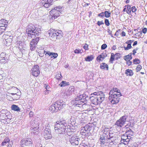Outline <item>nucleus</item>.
<instances>
[{"label": "nucleus", "instance_id": "f257e3e1", "mask_svg": "<svg viewBox=\"0 0 147 147\" xmlns=\"http://www.w3.org/2000/svg\"><path fill=\"white\" fill-rule=\"evenodd\" d=\"M91 95L92 96L89 97V99L91 102L95 105L101 103L104 100L105 94L101 92H94Z\"/></svg>", "mask_w": 147, "mask_h": 147}, {"label": "nucleus", "instance_id": "f03ea898", "mask_svg": "<svg viewBox=\"0 0 147 147\" xmlns=\"http://www.w3.org/2000/svg\"><path fill=\"white\" fill-rule=\"evenodd\" d=\"M26 33L28 37L34 38L38 36L41 33V30L39 28L36 27L34 25H28L26 30Z\"/></svg>", "mask_w": 147, "mask_h": 147}, {"label": "nucleus", "instance_id": "7ed1b4c3", "mask_svg": "<svg viewBox=\"0 0 147 147\" xmlns=\"http://www.w3.org/2000/svg\"><path fill=\"white\" fill-rule=\"evenodd\" d=\"M58 122L56 123L55 125V132L58 134L59 136H64L66 127H67V124L65 121H58Z\"/></svg>", "mask_w": 147, "mask_h": 147}, {"label": "nucleus", "instance_id": "20e7f679", "mask_svg": "<svg viewBox=\"0 0 147 147\" xmlns=\"http://www.w3.org/2000/svg\"><path fill=\"white\" fill-rule=\"evenodd\" d=\"M66 105L62 100L56 101L49 108V110L53 112H57L59 110L63 109L65 107Z\"/></svg>", "mask_w": 147, "mask_h": 147}, {"label": "nucleus", "instance_id": "39448f33", "mask_svg": "<svg viewBox=\"0 0 147 147\" xmlns=\"http://www.w3.org/2000/svg\"><path fill=\"white\" fill-rule=\"evenodd\" d=\"M88 99L89 97L85 94L80 95L75 99V101H74V104L76 106L79 107V105L86 102Z\"/></svg>", "mask_w": 147, "mask_h": 147}, {"label": "nucleus", "instance_id": "423d86ee", "mask_svg": "<svg viewBox=\"0 0 147 147\" xmlns=\"http://www.w3.org/2000/svg\"><path fill=\"white\" fill-rule=\"evenodd\" d=\"M65 135L66 140L68 138L69 139L68 144L70 143L72 145L74 146H78L80 143L81 141L80 139L76 136H72L71 138V136L69 135L65 134Z\"/></svg>", "mask_w": 147, "mask_h": 147}, {"label": "nucleus", "instance_id": "0eeeda50", "mask_svg": "<svg viewBox=\"0 0 147 147\" xmlns=\"http://www.w3.org/2000/svg\"><path fill=\"white\" fill-rule=\"evenodd\" d=\"M62 11V8L60 6L56 7L50 11V14L52 17V19L54 20L58 17Z\"/></svg>", "mask_w": 147, "mask_h": 147}, {"label": "nucleus", "instance_id": "6e6552de", "mask_svg": "<svg viewBox=\"0 0 147 147\" xmlns=\"http://www.w3.org/2000/svg\"><path fill=\"white\" fill-rule=\"evenodd\" d=\"M128 120V116L126 115H124L116 122L115 125L116 128H120L122 127L125 123L126 121Z\"/></svg>", "mask_w": 147, "mask_h": 147}, {"label": "nucleus", "instance_id": "1a4fd4ad", "mask_svg": "<svg viewBox=\"0 0 147 147\" xmlns=\"http://www.w3.org/2000/svg\"><path fill=\"white\" fill-rule=\"evenodd\" d=\"M51 130L50 126L46 127L44 131V137L46 140L51 138L52 136L51 135Z\"/></svg>", "mask_w": 147, "mask_h": 147}, {"label": "nucleus", "instance_id": "9d476101", "mask_svg": "<svg viewBox=\"0 0 147 147\" xmlns=\"http://www.w3.org/2000/svg\"><path fill=\"white\" fill-rule=\"evenodd\" d=\"M32 140L30 138L24 139L21 141L22 147H30L32 145Z\"/></svg>", "mask_w": 147, "mask_h": 147}, {"label": "nucleus", "instance_id": "9b49d317", "mask_svg": "<svg viewBox=\"0 0 147 147\" xmlns=\"http://www.w3.org/2000/svg\"><path fill=\"white\" fill-rule=\"evenodd\" d=\"M39 39V38L37 37L32 40L30 43V49L31 50L34 51L35 49Z\"/></svg>", "mask_w": 147, "mask_h": 147}, {"label": "nucleus", "instance_id": "f8f14e48", "mask_svg": "<svg viewBox=\"0 0 147 147\" xmlns=\"http://www.w3.org/2000/svg\"><path fill=\"white\" fill-rule=\"evenodd\" d=\"M109 100L113 104H115L118 103L119 100L120 98L117 96V95H115L114 94V95L110 96H109Z\"/></svg>", "mask_w": 147, "mask_h": 147}, {"label": "nucleus", "instance_id": "ddd939ff", "mask_svg": "<svg viewBox=\"0 0 147 147\" xmlns=\"http://www.w3.org/2000/svg\"><path fill=\"white\" fill-rule=\"evenodd\" d=\"M31 71L32 75L34 76H38L40 73L39 67L37 65H35L32 69Z\"/></svg>", "mask_w": 147, "mask_h": 147}, {"label": "nucleus", "instance_id": "4468645a", "mask_svg": "<svg viewBox=\"0 0 147 147\" xmlns=\"http://www.w3.org/2000/svg\"><path fill=\"white\" fill-rule=\"evenodd\" d=\"M62 31L61 30H58L56 31H53V32H49V35L52 37H56L57 38H59L62 37Z\"/></svg>", "mask_w": 147, "mask_h": 147}, {"label": "nucleus", "instance_id": "2eb2a0df", "mask_svg": "<svg viewBox=\"0 0 147 147\" xmlns=\"http://www.w3.org/2000/svg\"><path fill=\"white\" fill-rule=\"evenodd\" d=\"M44 53L45 55L48 56V57H47V59L49 60L51 58H55L58 56L57 53H51L49 51H44Z\"/></svg>", "mask_w": 147, "mask_h": 147}, {"label": "nucleus", "instance_id": "dca6fc26", "mask_svg": "<svg viewBox=\"0 0 147 147\" xmlns=\"http://www.w3.org/2000/svg\"><path fill=\"white\" fill-rule=\"evenodd\" d=\"M9 113V112H8L7 110H2L0 112V119H5Z\"/></svg>", "mask_w": 147, "mask_h": 147}, {"label": "nucleus", "instance_id": "f3484780", "mask_svg": "<svg viewBox=\"0 0 147 147\" xmlns=\"http://www.w3.org/2000/svg\"><path fill=\"white\" fill-rule=\"evenodd\" d=\"M18 90H19L16 87H13L11 89V91L13 92L14 93H9L7 92V98H8V97L10 96V94H11L12 95H16L17 96H20V93H18V92H17Z\"/></svg>", "mask_w": 147, "mask_h": 147}, {"label": "nucleus", "instance_id": "a211bd4d", "mask_svg": "<svg viewBox=\"0 0 147 147\" xmlns=\"http://www.w3.org/2000/svg\"><path fill=\"white\" fill-rule=\"evenodd\" d=\"M115 57H116V60H118L120 57V54L119 53H116L115 55L113 53H111V56L110 59V62L111 63H113V61L115 59Z\"/></svg>", "mask_w": 147, "mask_h": 147}, {"label": "nucleus", "instance_id": "6ab92c4d", "mask_svg": "<svg viewBox=\"0 0 147 147\" xmlns=\"http://www.w3.org/2000/svg\"><path fill=\"white\" fill-rule=\"evenodd\" d=\"M107 54L105 53H103L101 55L98 56L96 58V60L99 61L103 60L107 56Z\"/></svg>", "mask_w": 147, "mask_h": 147}, {"label": "nucleus", "instance_id": "aec40b11", "mask_svg": "<svg viewBox=\"0 0 147 147\" xmlns=\"http://www.w3.org/2000/svg\"><path fill=\"white\" fill-rule=\"evenodd\" d=\"M11 109L12 110L17 112L20 111V109L18 106L14 104L11 105Z\"/></svg>", "mask_w": 147, "mask_h": 147}, {"label": "nucleus", "instance_id": "412c9836", "mask_svg": "<svg viewBox=\"0 0 147 147\" xmlns=\"http://www.w3.org/2000/svg\"><path fill=\"white\" fill-rule=\"evenodd\" d=\"M70 83L69 82H67L65 81H62L59 85L61 87L66 86L69 85Z\"/></svg>", "mask_w": 147, "mask_h": 147}, {"label": "nucleus", "instance_id": "4be33fe9", "mask_svg": "<svg viewBox=\"0 0 147 147\" xmlns=\"http://www.w3.org/2000/svg\"><path fill=\"white\" fill-rule=\"evenodd\" d=\"M108 65L105 63H102L100 65V68L102 69H105L106 70H108Z\"/></svg>", "mask_w": 147, "mask_h": 147}, {"label": "nucleus", "instance_id": "5701e85b", "mask_svg": "<svg viewBox=\"0 0 147 147\" xmlns=\"http://www.w3.org/2000/svg\"><path fill=\"white\" fill-rule=\"evenodd\" d=\"M105 136L104 137L102 135L101 136H100V144H104L105 143V140H107L105 138Z\"/></svg>", "mask_w": 147, "mask_h": 147}, {"label": "nucleus", "instance_id": "b1692460", "mask_svg": "<svg viewBox=\"0 0 147 147\" xmlns=\"http://www.w3.org/2000/svg\"><path fill=\"white\" fill-rule=\"evenodd\" d=\"M122 48H123L125 50H127L129 49V40H127L126 42L124 44Z\"/></svg>", "mask_w": 147, "mask_h": 147}, {"label": "nucleus", "instance_id": "393cba45", "mask_svg": "<svg viewBox=\"0 0 147 147\" xmlns=\"http://www.w3.org/2000/svg\"><path fill=\"white\" fill-rule=\"evenodd\" d=\"M94 59V57L92 55H90L87 57L85 58V60L87 61H92Z\"/></svg>", "mask_w": 147, "mask_h": 147}, {"label": "nucleus", "instance_id": "a878e982", "mask_svg": "<svg viewBox=\"0 0 147 147\" xmlns=\"http://www.w3.org/2000/svg\"><path fill=\"white\" fill-rule=\"evenodd\" d=\"M32 132L34 134H38V128L37 127H34V128L32 127Z\"/></svg>", "mask_w": 147, "mask_h": 147}, {"label": "nucleus", "instance_id": "bb28decb", "mask_svg": "<svg viewBox=\"0 0 147 147\" xmlns=\"http://www.w3.org/2000/svg\"><path fill=\"white\" fill-rule=\"evenodd\" d=\"M130 7V6L129 5V13H130L131 11H132L133 12H134L136 11L137 9L135 6H133L131 8Z\"/></svg>", "mask_w": 147, "mask_h": 147}, {"label": "nucleus", "instance_id": "cd10ccee", "mask_svg": "<svg viewBox=\"0 0 147 147\" xmlns=\"http://www.w3.org/2000/svg\"><path fill=\"white\" fill-rule=\"evenodd\" d=\"M90 128L91 127L90 125H87L84 126L82 129L85 130V131L87 130L90 131Z\"/></svg>", "mask_w": 147, "mask_h": 147}, {"label": "nucleus", "instance_id": "c85d7f7f", "mask_svg": "<svg viewBox=\"0 0 147 147\" xmlns=\"http://www.w3.org/2000/svg\"><path fill=\"white\" fill-rule=\"evenodd\" d=\"M105 17L107 18H108L111 15V13L109 11H105Z\"/></svg>", "mask_w": 147, "mask_h": 147}, {"label": "nucleus", "instance_id": "c756f323", "mask_svg": "<svg viewBox=\"0 0 147 147\" xmlns=\"http://www.w3.org/2000/svg\"><path fill=\"white\" fill-rule=\"evenodd\" d=\"M9 141V139L8 138H6L2 143L1 145L4 146L7 143H8Z\"/></svg>", "mask_w": 147, "mask_h": 147}, {"label": "nucleus", "instance_id": "7c9ffc66", "mask_svg": "<svg viewBox=\"0 0 147 147\" xmlns=\"http://www.w3.org/2000/svg\"><path fill=\"white\" fill-rule=\"evenodd\" d=\"M52 2H49L44 3L42 4L45 7L48 8L52 5Z\"/></svg>", "mask_w": 147, "mask_h": 147}, {"label": "nucleus", "instance_id": "2f4dec72", "mask_svg": "<svg viewBox=\"0 0 147 147\" xmlns=\"http://www.w3.org/2000/svg\"><path fill=\"white\" fill-rule=\"evenodd\" d=\"M73 91L74 90L71 88V90H70L69 89L67 91H66L65 92V94L67 96H69L71 94L72 91Z\"/></svg>", "mask_w": 147, "mask_h": 147}, {"label": "nucleus", "instance_id": "473e14b6", "mask_svg": "<svg viewBox=\"0 0 147 147\" xmlns=\"http://www.w3.org/2000/svg\"><path fill=\"white\" fill-rule=\"evenodd\" d=\"M11 41L12 40L11 38H7V39H5V40L3 41L4 43H5V42H6L5 43L7 44H9Z\"/></svg>", "mask_w": 147, "mask_h": 147}, {"label": "nucleus", "instance_id": "72a5a7b5", "mask_svg": "<svg viewBox=\"0 0 147 147\" xmlns=\"http://www.w3.org/2000/svg\"><path fill=\"white\" fill-rule=\"evenodd\" d=\"M117 91H118V89L116 88H114L113 89L110 91L109 93V95L113 94L114 92H116Z\"/></svg>", "mask_w": 147, "mask_h": 147}, {"label": "nucleus", "instance_id": "f704fd0d", "mask_svg": "<svg viewBox=\"0 0 147 147\" xmlns=\"http://www.w3.org/2000/svg\"><path fill=\"white\" fill-rule=\"evenodd\" d=\"M125 8L123 9V11H126V12L127 13H129V9H128V7H129V5H126L124 7Z\"/></svg>", "mask_w": 147, "mask_h": 147}, {"label": "nucleus", "instance_id": "c9c22d12", "mask_svg": "<svg viewBox=\"0 0 147 147\" xmlns=\"http://www.w3.org/2000/svg\"><path fill=\"white\" fill-rule=\"evenodd\" d=\"M62 76L61 75V74H58L56 75V78L58 80H61V78Z\"/></svg>", "mask_w": 147, "mask_h": 147}, {"label": "nucleus", "instance_id": "e433bc0d", "mask_svg": "<svg viewBox=\"0 0 147 147\" xmlns=\"http://www.w3.org/2000/svg\"><path fill=\"white\" fill-rule=\"evenodd\" d=\"M4 22L3 21H0V27H5V28H6L7 26V25L6 24H1V23H3Z\"/></svg>", "mask_w": 147, "mask_h": 147}, {"label": "nucleus", "instance_id": "4c0bfd02", "mask_svg": "<svg viewBox=\"0 0 147 147\" xmlns=\"http://www.w3.org/2000/svg\"><path fill=\"white\" fill-rule=\"evenodd\" d=\"M123 58L126 61L127 64L129 61V55L125 56Z\"/></svg>", "mask_w": 147, "mask_h": 147}, {"label": "nucleus", "instance_id": "58836bf2", "mask_svg": "<svg viewBox=\"0 0 147 147\" xmlns=\"http://www.w3.org/2000/svg\"><path fill=\"white\" fill-rule=\"evenodd\" d=\"M133 62L134 64H138L140 63V61L138 59H135L134 60Z\"/></svg>", "mask_w": 147, "mask_h": 147}, {"label": "nucleus", "instance_id": "ea45409f", "mask_svg": "<svg viewBox=\"0 0 147 147\" xmlns=\"http://www.w3.org/2000/svg\"><path fill=\"white\" fill-rule=\"evenodd\" d=\"M6 54L5 53H2L0 55V59L1 58L5 59Z\"/></svg>", "mask_w": 147, "mask_h": 147}, {"label": "nucleus", "instance_id": "a19ab883", "mask_svg": "<svg viewBox=\"0 0 147 147\" xmlns=\"http://www.w3.org/2000/svg\"><path fill=\"white\" fill-rule=\"evenodd\" d=\"M105 23L106 25L107 26H109L110 24L109 20L107 19H105Z\"/></svg>", "mask_w": 147, "mask_h": 147}, {"label": "nucleus", "instance_id": "79ce46f5", "mask_svg": "<svg viewBox=\"0 0 147 147\" xmlns=\"http://www.w3.org/2000/svg\"><path fill=\"white\" fill-rule=\"evenodd\" d=\"M5 27H0V34L3 32L5 30Z\"/></svg>", "mask_w": 147, "mask_h": 147}, {"label": "nucleus", "instance_id": "37998d69", "mask_svg": "<svg viewBox=\"0 0 147 147\" xmlns=\"http://www.w3.org/2000/svg\"><path fill=\"white\" fill-rule=\"evenodd\" d=\"M98 16L101 18H103L105 16V12H102L98 15Z\"/></svg>", "mask_w": 147, "mask_h": 147}, {"label": "nucleus", "instance_id": "c03bdc74", "mask_svg": "<svg viewBox=\"0 0 147 147\" xmlns=\"http://www.w3.org/2000/svg\"><path fill=\"white\" fill-rule=\"evenodd\" d=\"M142 69V66L141 65H138L136 69V71L137 72L139 71Z\"/></svg>", "mask_w": 147, "mask_h": 147}, {"label": "nucleus", "instance_id": "a18cd8bd", "mask_svg": "<svg viewBox=\"0 0 147 147\" xmlns=\"http://www.w3.org/2000/svg\"><path fill=\"white\" fill-rule=\"evenodd\" d=\"M113 133H110L109 132V134H108V139L110 140L113 138Z\"/></svg>", "mask_w": 147, "mask_h": 147}, {"label": "nucleus", "instance_id": "49530a36", "mask_svg": "<svg viewBox=\"0 0 147 147\" xmlns=\"http://www.w3.org/2000/svg\"><path fill=\"white\" fill-rule=\"evenodd\" d=\"M0 62L1 63H5L7 62V60H5V59L1 58L0 59Z\"/></svg>", "mask_w": 147, "mask_h": 147}, {"label": "nucleus", "instance_id": "de8ad7c7", "mask_svg": "<svg viewBox=\"0 0 147 147\" xmlns=\"http://www.w3.org/2000/svg\"><path fill=\"white\" fill-rule=\"evenodd\" d=\"M81 50H78V49H76L74 51V53H75L79 54L80 53H82Z\"/></svg>", "mask_w": 147, "mask_h": 147}, {"label": "nucleus", "instance_id": "09e8293b", "mask_svg": "<svg viewBox=\"0 0 147 147\" xmlns=\"http://www.w3.org/2000/svg\"><path fill=\"white\" fill-rule=\"evenodd\" d=\"M97 24L98 26H100L101 25L104 24V22H103V21L102 20V21H98L97 22Z\"/></svg>", "mask_w": 147, "mask_h": 147}, {"label": "nucleus", "instance_id": "8fccbe9b", "mask_svg": "<svg viewBox=\"0 0 147 147\" xmlns=\"http://www.w3.org/2000/svg\"><path fill=\"white\" fill-rule=\"evenodd\" d=\"M107 47V45L105 44H103L101 47V49L102 50H104Z\"/></svg>", "mask_w": 147, "mask_h": 147}, {"label": "nucleus", "instance_id": "3c124183", "mask_svg": "<svg viewBox=\"0 0 147 147\" xmlns=\"http://www.w3.org/2000/svg\"><path fill=\"white\" fill-rule=\"evenodd\" d=\"M109 131L108 129L105 128L104 129V131L103 134H109Z\"/></svg>", "mask_w": 147, "mask_h": 147}, {"label": "nucleus", "instance_id": "603ef678", "mask_svg": "<svg viewBox=\"0 0 147 147\" xmlns=\"http://www.w3.org/2000/svg\"><path fill=\"white\" fill-rule=\"evenodd\" d=\"M0 21H3L4 22V23H1V24H6L7 25H8V22L7 21L5 20V19H3L2 20H0Z\"/></svg>", "mask_w": 147, "mask_h": 147}, {"label": "nucleus", "instance_id": "864d4df0", "mask_svg": "<svg viewBox=\"0 0 147 147\" xmlns=\"http://www.w3.org/2000/svg\"><path fill=\"white\" fill-rule=\"evenodd\" d=\"M43 2H42V4H43L44 3L49 2H52L53 1V0H42Z\"/></svg>", "mask_w": 147, "mask_h": 147}, {"label": "nucleus", "instance_id": "5fc2aeb1", "mask_svg": "<svg viewBox=\"0 0 147 147\" xmlns=\"http://www.w3.org/2000/svg\"><path fill=\"white\" fill-rule=\"evenodd\" d=\"M7 117V119H6L7 121H10L12 118V116L10 115H8Z\"/></svg>", "mask_w": 147, "mask_h": 147}, {"label": "nucleus", "instance_id": "6e6d98bb", "mask_svg": "<svg viewBox=\"0 0 147 147\" xmlns=\"http://www.w3.org/2000/svg\"><path fill=\"white\" fill-rule=\"evenodd\" d=\"M147 31V29L146 28H144L141 31L142 32L145 34Z\"/></svg>", "mask_w": 147, "mask_h": 147}, {"label": "nucleus", "instance_id": "4d7b16f0", "mask_svg": "<svg viewBox=\"0 0 147 147\" xmlns=\"http://www.w3.org/2000/svg\"><path fill=\"white\" fill-rule=\"evenodd\" d=\"M127 140V139H123V143L125 145H128L129 143V141H126V140Z\"/></svg>", "mask_w": 147, "mask_h": 147}, {"label": "nucleus", "instance_id": "13d9d810", "mask_svg": "<svg viewBox=\"0 0 147 147\" xmlns=\"http://www.w3.org/2000/svg\"><path fill=\"white\" fill-rule=\"evenodd\" d=\"M138 48H136L135 49H134L133 50L132 52V54L134 55H135V53H136V51H137L138 49Z\"/></svg>", "mask_w": 147, "mask_h": 147}, {"label": "nucleus", "instance_id": "bf43d9fd", "mask_svg": "<svg viewBox=\"0 0 147 147\" xmlns=\"http://www.w3.org/2000/svg\"><path fill=\"white\" fill-rule=\"evenodd\" d=\"M102 136L104 137L105 136V138L107 140L108 139V134H102Z\"/></svg>", "mask_w": 147, "mask_h": 147}, {"label": "nucleus", "instance_id": "052dcab7", "mask_svg": "<svg viewBox=\"0 0 147 147\" xmlns=\"http://www.w3.org/2000/svg\"><path fill=\"white\" fill-rule=\"evenodd\" d=\"M88 45L87 44H86L84 45L83 46V48L85 49V50H86L88 49Z\"/></svg>", "mask_w": 147, "mask_h": 147}, {"label": "nucleus", "instance_id": "680f3d73", "mask_svg": "<svg viewBox=\"0 0 147 147\" xmlns=\"http://www.w3.org/2000/svg\"><path fill=\"white\" fill-rule=\"evenodd\" d=\"M142 32H138L137 33H136V34L137 35H138L140 36H142Z\"/></svg>", "mask_w": 147, "mask_h": 147}, {"label": "nucleus", "instance_id": "e2e57ef3", "mask_svg": "<svg viewBox=\"0 0 147 147\" xmlns=\"http://www.w3.org/2000/svg\"><path fill=\"white\" fill-rule=\"evenodd\" d=\"M107 32L112 37H113V35L111 33V31L109 29H108Z\"/></svg>", "mask_w": 147, "mask_h": 147}, {"label": "nucleus", "instance_id": "0e129e2a", "mask_svg": "<svg viewBox=\"0 0 147 147\" xmlns=\"http://www.w3.org/2000/svg\"><path fill=\"white\" fill-rule=\"evenodd\" d=\"M133 74V73L132 70H129V76H132Z\"/></svg>", "mask_w": 147, "mask_h": 147}, {"label": "nucleus", "instance_id": "69168bd1", "mask_svg": "<svg viewBox=\"0 0 147 147\" xmlns=\"http://www.w3.org/2000/svg\"><path fill=\"white\" fill-rule=\"evenodd\" d=\"M118 94L117 95L118 96H121V93H120V90H118V91L116 92Z\"/></svg>", "mask_w": 147, "mask_h": 147}, {"label": "nucleus", "instance_id": "338daca9", "mask_svg": "<svg viewBox=\"0 0 147 147\" xmlns=\"http://www.w3.org/2000/svg\"><path fill=\"white\" fill-rule=\"evenodd\" d=\"M29 115L30 117H32L33 115V113L32 111H30L29 113Z\"/></svg>", "mask_w": 147, "mask_h": 147}, {"label": "nucleus", "instance_id": "774afa93", "mask_svg": "<svg viewBox=\"0 0 147 147\" xmlns=\"http://www.w3.org/2000/svg\"><path fill=\"white\" fill-rule=\"evenodd\" d=\"M116 49V46L113 45L112 47V49L113 50H115Z\"/></svg>", "mask_w": 147, "mask_h": 147}]
</instances>
